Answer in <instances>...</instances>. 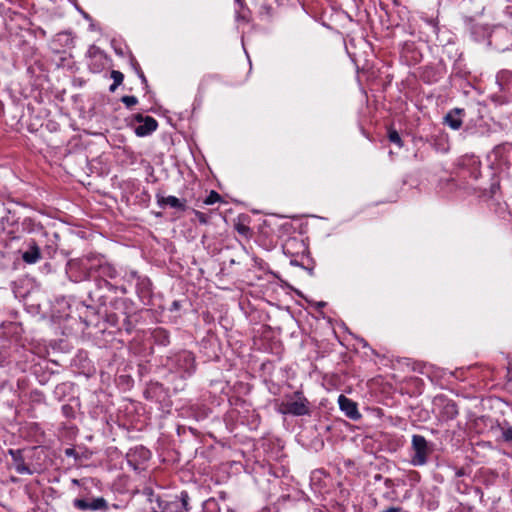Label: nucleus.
<instances>
[{
    "mask_svg": "<svg viewBox=\"0 0 512 512\" xmlns=\"http://www.w3.org/2000/svg\"><path fill=\"white\" fill-rule=\"evenodd\" d=\"M277 411L283 415L305 416L310 414V403L301 391H296L278 404Z\"/></svg>",
    "mask_w": 512,
    "mask_h": 512,
    "instance_id": "obj_1",
    "label": "nucleus"
},
{
    "mask_svg": "<svg viewBox=\"0 0 512 512\" xmlns=\"http://www.w3.org/2000/svg\"><path fill=\"white\" fill-rule=\"evenodd\" d=\"M318 305H319V307H323L325 305V303L321 302Z\"/></svg>",
    "mask_w": 512,
    "mask_h": 512,
    "instance_id": "obj_23",
    "label": "nucleus"
},
{
    "mask_svg": "<svg viewBox=\"0 0 512 512\" xmlns=\"http://www.w3.org/2000/svg\"><path fill=\"white\" fill-rule=\"evenodd\" d=\"M338 404L341 411L351 420H358L361 414L358 411L357 404L344 395L338 397Z\"/></svg>",
    "mask_w": 512,
    "mask_h": 512,
    "instance_id": "obj_7",
    "label": "nucleus"
},
{
    "mask_svg": "<svg viewBox=\"0 0 512 512\" xmlns=\"http://www.w3.org/2000/svg\"><path fill=\"white\" fill-rule=\"evenodd\" d=\"M464 110L460 108H454L449 111L444 117V124L449 126L453 130H458L463 124Z\"/></svg>",
    "mask_w": 512,
    "mask_h": 512,
    "instance_id": "obj_9",
    "label": "nucleus"
},
{
    "mask_svg": "<svg viewBox=\"0 0 512 512\" xmlns=\"http://www.w3.org/2000/svg\"><path fill=\"white\" fill-rule=\"evenodd\" d=\"M65 455L68 456V457H76V452L72 448H67L65 450Z\"/></svg>",
    "mask_w": 512,
    "mask_h": 512,
    "instance_id": "obj_19",
    "label": "nucleus"
},
{
    "mask_svg": "<svg viewBox=\"0 0 512 512\" xmlns=\"http://www.w3.org/2000/svg\"><path fill=\"white\" fill-rule=\"evenodd\" d=\"M448 409H450V411H451V413H452L453 415L457 414V410H456V408H455V405H454V404L449 405V406H448Z\"/></svg>",
    "mask_w": 512,
    "mask_h": 512,
    "instance_id": "obj_20",
    "label": "nucleus"
},
{
    "mask_svg": "<svg viewBox=\"0 0 512 512\" xmlns=\"http://www.w3.org/2000/svg\"><path fill=\"white\" fill-rule=\"evenodd\" d=\"M502 431V437L506 442H512V426L502 425L500 427Z\"/></svg>",
    "mask_w": 512,
    "mask_h": 512,
    "instance_id": "obj_15",
    "label": "nucleus"
},
{
    "mask_svg": "<svg viewBox=\"0 0 512 512\" xmlns=\"http://www.w3.org/2000/svg\"><path fill=\"white\" fill-rule=\"evenodd\" d=\"M189 495L186 491L180 493L179 499H175L166 504L164 512H189Z\"/></svg>",
    "mask_w": 512,
    "mask_h": 512,
    "instance_id": "obj_6",
    "label": "nucleus"
},
{
    "mask_svg": "<svg viewBox=\"0 0 512 512\" xmlns=\"http://www.w3.org/2000/svg\"><path fill=\"white\" fill-rule=\"evenodd\" d=\"M157 202L160 206H170L178 210L185 209V202L175 196H159L157 195Z\"/></svg>",
    "mask_w": 512,
    "mask_h": 512,
    "instance_id": "obj_12",
    "label": "nucleus"
},
{
    "mask_svg": "<svg viewBox=\"0 0 512 512\" xmlns=\"http://www.w3.org/2000/svg\"><path fill=\"white\" fill-rule=\"evenodd\" d=\"M9 454L13 460V467L18 474H32L31 469L24 463V458L20 449H10Z\"/></svg>",
    "mask_w": 512,
    "mask_h": 512,
    "instance_id": "obj_10",
    "label": "nucleus"
},
{
    "mask_svg": "<svg viewBox=\"0 0 512 512\" xmlns=\"http://www.w3.org/2000/svg\"><path fill=\"white\" fill-rule=\"evenodd\" d=\"M111 78L113 79V84L110 86L109 90L114 92L116 88L123 82L124 75L120 71L113 70L111 72Z\"/></svg>",
    "mask_w": 512,
    "mask_h": 512,
    "instance_id": "obj_14",
    "label": "nucleus"
},
{
    "mask_svg": "<svg viewBox=\"0 0 512 512\" xmlns=\"http://www.w3.org/2000/svg\"><path fill=\"white\" fill-rule=\"evenodd\" d=\"M433 448L424 436L415 434L411 440V460L413 466H423L428 462V458Z\"/></svg>",
    "mask_w": 512,
    "mask_h": 512,
    "instance_id": "obj_2",
    "label": "nucleus"
},
{
    "mask_svg": "<svg viewBox=\"0 0 512 512\" xmlns=\"http://www.w3.org/2000/svg\"><path fill=\"white\" fill-rule=\"evenodd\" d=\"M140 77H141V79H142V81H143V82H146V78H145V76L143 75V73H141V74H140Z\"/></svg>",
    "mask_w": 512,
    "mask_h": 512,
    "instance_id": "obj_22",
    "label": "nucleus"
},
{
    "mask_svg": "<svg viewBox=\"0 0 512 512\" xmlns=\"http://www.w3.org/2000/svg\"><path fill=\"white\" fill-rule=\"evenodd\" d=\"M116 276H117L116 269L105 260L98 272L97 277H100L103 279H105V278L114 279Z\"/></svg>",
    "mask_w": 512,
    "mask_h": 512,
    "instance_id": "obj_13",
    "label": "nucleus"
},
{
    "mask_svg": "<svg viewBox=\"0 0 512 512\" xmlns=\"http://www.w3.org/2000/svg\"><path fill=\"white\" fill-rule=\"evenodd\" d=\"M105 259L98 255H89L81 259L72 260L69 262L71 269L79 268L82 271L81 280L89 279L93 276H98V272L103 265Z\"/></svg>",
    "mask_w": 512,
    "mask_h": 512,
    "instance_id": "obj_3",
    "label": "nucleus"
},
{
    "mask_svg": "<svg viewBox=\"0 0 512 512\" xmlns=\"http://www.w3.org/2000/svg\"><path fill=\"white\" fill-rule=\"evenodd\" d=\"M135 119L140 122V124L135 128V133L137 136H147L157 129L158 124L153 117H143L142 115L138 114L135 116Z\"/></svg>",
    "mask_w": 512,
    "mask_h": 512,
    "instance_id": "obj_4",
    "label": "nucleus"
},
{
    "mask_svg": "<svg viewBox=\"0 0 512 512\" xmlns=\"http://www.w3.org/2000/svg\"><path fill=\"white\" fill-rule=\"evenodd\" d=\"M73 506L79 510H91V511H98V510H104L106 511L108 509V503L103 497H98L93 499L91 502H87L84 499H75L73 501Z\"/></svg>",
    "mask_w": 512,
    "mask_h": 512,
    "instance_id": "obj_5",
    "label": "nucleus"
},
{
    "mask_svg": "<svg viewBox=\"0 0 512 512\" xmlns=\"http://www.w3.org/2000/svg\"><path fill=\"white\" fill-rule=\"evenodd\" d=\"M121 101L128 107H132L137 104L138 100L135 96H124Z\"/></svg>",
    "mask_w": 512,
    "mask_h": 512,
    "instance_id": "obj_18",
    "label": "nucleus"
},
{
    "mask_svg": "<svg viewBox=\"0 0 512 512\" xmlns=\"http://www.w3.org/2000/svg\"><path fill=\"white\" fill-rule=\"evenodd\" d=\"M176 365L183 372L191 374L195 369V358L191 352L183 351L176 356Z\"/></svg>",
    "mask_w": 512,
    "mask_h": 512,
    "instance_id": "obj_8",
    "label": "nucleus"
},
{
    "mask_svg": "<svg viewBox=\"0 0 512 512\" xmlns=\"http://www.w3.org/2000/svg\"><path fill=\"white\" fill-rule=\"evenodd\" d=\"M40 258V248L34 241L30 243L28 250L22 254V259L27 264H35L40 260Z\"/></svg>",
    "mask_w": 512,
    "mask_h": 512,
    "instance_id": "obj_11",
    "label": "nucleus"
},
{
    "mask_svg": "<svg viewBox=\"0 0 512 512\" xmlns=\"http://www.w3.org/2000/svg\"><path fill=\"white\" fill-rule=\"evenodd\" d=\"M72 484H74V485H79V484H80V480H78V479H72Z\"/></svg>",
    "mask_w": 512,
    "mask_h": 512,
    "instance_id": "obj_21",
    "label": "nucleus"
},
{
    "mask_svg": "<svg viewBox=\"0 0 512 512\" xmlns=\"http://www.w3.org/2000/svg\"><path fill=\"white\" fill-rule=\"evenodd\" d=\"M388 137H389V140H390L391 142L395 143V144H396V145H398L399 147H401V146H402V140H401V137H400V135L398 134V132H397V131H395V130H390V131H389V135H388Z\"/></svg>",
    "mask_w": 512,
    "mask_h": 512,
    "instance_id": "obj_17",
    "label": "nucleus"
},
{
    "mask_svg": "<svg viewBox=\"0 0 512 512\" xmlns=\"http://www.w3.org/2000/svg\"><path fill=\"white\" fill-rule=\"evenodd\" d=\"M218 201H220V195L215 191H211L209 195L205 198L204 204L212 205L217 203Z\"/></svg>",
    "mask_w": 512,
    "mask_h": 512,
    "instance_id": "obj_16",
    "label": "nucleus"
}]
</instances>
